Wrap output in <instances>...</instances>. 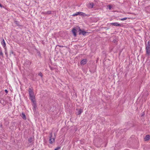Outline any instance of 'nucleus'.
Here are the masks:
<instances>
[{"mask_svg": "<svg viewBox=\"0 0 150 150\" xmlns=\"http://www.w3.org/2000/svg\"><path fill=\"white\" fill-rule=\"evenodd\" d=\"M76 32H78L79 35H82L84 36L89 34L88 32L85 31L83 30H81L79 27L77 26L73 28L72 30V32L73 33L74 37L76 36Z\"/></svg>", "mask_w": 150, "mask_h": 150, "instance_id": "nucleus-1", "label": "nucleus"}, {"mask_svg": "<svg viewBox=\"0 0 150 150\" xmlns=\"http://www.w3.org/2000/svg\"><path fill=\"white\" fill-rule=\"evenodd\" d=\"M146 53L148 54H150V43L149 41L148 42L147 44L146 47Z\"/></svg>", "mask_w": 150, "mask_h": 150, "instance_id": "nucleus-2", "label": "nucleus"}, {"mask_svg": "<svg viewBox=\"0 0 150 150\" xmlns=\"http://www.w3.org/2000/svg\"><path fill=\"white\" fill-rule=\"evenodd\" d=\"M50 139L49 140V142L50 144H52L55 141V139L54 138H52V133H51L50 134Z\"/></svg>", "mask_w": 150, "mask_h": 150, "instance_id": "nucleus-3", "label": "nucleus"}, {"mask_svg": "<svg viewBox=\"0 0 150 150\" xmlns=\"http://www.w3.org/2000/svg\"><path fill=\"white\" fill-rule=\"evenodd\" d=\"M111 25H112L115 26H121V25L118 23H110Z\"/></svg>", "mask_w": 150, "mask_h": 150, "instance_id": "nucleus-4", "label": "nucleus"}, {"mask_svg": "<svg viewBox=\"0 0 150 150\" xmlns=\"http://www.w3.org/2000/svg\"><path fill=\"white\" fill-rule=\"evenodd\" d=\"M87 62V61L86 59H84L81 61V65H84Z\"/></svg>", "mask_w": 150, "mask_h": 150, "instance_id": "nucleus-5", "label": "nucleus"}, {"mask_svg": "<svg viewBox=\"0 0 150 150\" xmlns=\"http://www.w3.org/2000/svg\"><path fill=\"white\" fill-rule=\"evenodd\" d=\"M29 93L30 96H34L33 91L31 88L29 89Z\"/></svg>", "mask_w": 150, "mask_h": 150, "instance_id": "nucleus-6", "label": "nucleus"}, {"mask_svg": "<svg viewBox=\"0 0 150 150\" xmlns=\"http://www.w3.org/2000/svg\"><path fill=\"white\" fill-rule=\"evenodd\" d=\"M30 99L32 102H34L35 101V97L34 96H30Z\"/></svg>", "mask_w": 150, "mask_h": 150, "instance_id": "nucleus-7", "label": "nucleus"}, {"mask_svg": "<svg viewBox=\"0 0 150 150\" xmlns=\"http://www.w3.org/2000/svg\"><path fill=\"white\" fill-rule=\"evenodd\" d=\"M88 6L89 8H92L93 6V3H91L88 4Z\"/></svg>", "mask_w": 150, "mask_h": 150, "instance_id": "nucleus-8", "label": "nucleus"}, {"mask_svg": "<svg viewBox=\"0 0 150 150\" xmlns=\"http://www.w3.org/2000/svg\"><path fill=\"white\" fill-rule=\"evenodd\" d=\"M150 139V136L149 135H146L145 138H144V139L145 141L148 140Z\"/></svg>", "mask_w": 150, "mask_h": 150, "instance_id": "nucleus-9", "label": "nucleus"}, {"mask_svg": "<svg viewBox=\"0 0 150 150\" xmlns=\"http://www.w3.org/2000/svg\"><path fill=\"white\" fill-rule=\"evenodd\" d=\"M1 45L3 46L4 47L6 46V44L4 40L3 39L2 40L1 42Z\"/></svg>", "mask_w": 150, "mask_h": 150, "instance_id": "nucleus-10", "label": "nucleus"}, {"mask_svg": "<svg viewBox=\"0 0 150 150\" xmlns=\"http://www.w3.org/2000/svg\"><path fill=\"white\" fill-rule=\"evenodd\" d=\"M51 11H48L47 12H43V13L45 15L49 14H51Z\"/></svg>", "mask_w": 150, "mask_h": 150, "instance_id": "nucleus-11", "label": "nucleus"}, {"mask_svg": "<svg viewBox=\"0 0 150 150\" xmlns=\"http://www.w3.org/2000/svg\"><path fill=\"white\" fill-rule=\"evenodd\" d=\"M32 105H33V107L35 109L37 107L35 101H34V102H33Z\"/></svg>", "mask_w": 150, "mask_h": 150, "instance_id": "nucleus-12", "label": "nucleus"}, {"mask_svg": "<svg viewBox=\"0 0 150 150\" xmlns=\"http://www.w3.org/2000/svg\"><path fill=\"white\" fill-rule=\"evenodd\" d=\"M83 112V110L81 109L79 110L77 112V114L79 115L80 114Z\"/></svg>", "mask_w": 150, "mask_h": 150, "instance_id": "nucleus-13", "label": "nucleus"}, {"mask_svg": "<svg viewBox=\"0 0 150 150\" xmlns=\"http://www.w3.org/2000/svg\"><path fill=\"white\" fill-rule=\"evenodd\" d=\"M22 117L24 119H26V116L25 115L24 113H22L21 115Z\"/></svg>", "mask_w": 150, "mask_h": 150, "instance_id": "nucleus-14", "label": "nucleus"}, {"mask_svg": "<svg viewBox=\"0 0 150 150\" xmlns=\"http://www.w3.org/2000/svg\"><path fill=\"white\" fill-rule=\"evenodd\" d=\"M81 13V12H77L76 13L73 14V16H77L78 15H80V14Z\"/></svg>", "mask_w": 150, "mask_h": 150, "instance_id": "nucleus-15", "label": "nucleus"}, {"mask_svg": "<svg viewBox=\"0 0 150 150\" xmlns=\"http://www.w3.org/2000/svg\"><path fill=\"white\" fill-rule=\"evenodd\" d=\"M127 19V18L125 17V18H121L120 20L121 21H124V20H126Z\"/></svg>", "mask_w": 150, "mask_h": 150, "instance_id": "nucleus-16", "label": "nucleus"}, {"mask_svg": "<svg viewBox=\"0 0 150 150\" xmlns=\"http://www.w3.org/2000/svg\"><path fill=\"white\" fill-rule=\"evenodd\" d=\"M61 148L60 147H58L57 148L55 149L54 150H59Z\"/></svg>", "mask_w": 150, "mask_h": 150, "instance_id": "nucleus-17", "label": "nucleus"}, {"mask_svg": "<svg viewBox=\"0 0 150 150\" xmlns=\"http://www.w3.org/2000/svg\"><path fill=\"white\" fill-rule=\"evenodd\" d=\"M38 75L40 76L41 77H42V74L40 72L38 74Z\"/></svg>", "mask_w": 150, "mask_h": 150, "instance_id": "nucleus-18", "label": "nucleus"}, {"mask_svg": "<svg viewBox=\"0 0 150 150\" xmlns=\"http://www.w3.org/2000/svg\"><path fill=\"white\" fill-rule=\"evenodd\" d=\"M85 14L84 13L81 12V13H80V15H81V16H84L85 15Z\"/></svg>", "mask_w": 150, "mask_h": 150, "instance_id": "nucleus-19", "label": "nucleus"}, {"mask_svg": "<svg viewBox=\"0 0 150 150\" xmlns=\"http://www.w3.org/2000/svg\"><path fill=\"white\" fill-rule=\"evenodd\" d=\"M15 23L16 24H17L18 25H19V24L18 23V22H17V21H15Z\"/></svg>", "mask_w": 150, "mask_h": 150, "instance_id": "nucleus-20", "label": "nucleus"}, {"mask_svg": "<svg viewBox=\"0 0 150 150\" xmlns=\"http://www.w3.org/2000/svg\"><path fill=\"white\" fill-rule=\"evenodd\" d=\"M108 8L110 10V9H111L112 8V7L110 5H109L108 6Z\"/></svg>", "mask_w": 150, "mask_h": 150, "instance_id": "nucleus-21", "label": "nucleus"}, {"mask_svg": "<svg viewBox=\"0 0 150 150\" xmlns=\"http://www.w3.org/2000/svg\"><path fill=\"white\" fill-rule=\"evenodd\" d=\"M112 42L114 43H115L116 42H117V40L115 39L113 40Z\"/></svg>", "mask_w": 150, "mask_h": 150, "instance_id": "nucleus-22", "label": "nucleus"}, {"mask_svg": "<svg viewBox=\"0 0 150 150\" xmlns=\"http://www.w3.org/2000/svg\"><path fill=\"white\" fill-rule=\"evenodd\" d=\"M3 54L2 52H0V55H2Z\"/></svg>", "mask_w": 150, "mask_h": 150, "instance_id": "nucleus-23", "label": "nucleus"}, {"mask_svg": "<svg viewBox=\"0 0 150 150\" xmlns=\"http://www.w3.org/2000/svg\"><path fill=\"white\" fill-rule=\"evenodd\" d=\"M5 92L6 93H8V91L7 90H5Z\"/></svg>", "mask_w": 150, "mask_h": 150, "instance_id": "nucleus-24", "label": "nucleus"}, {"mask_svg": "<svg viewBox=\"0 0 150 150\" xmlns=\"http://www.w3.org/2000/svg\"><path fill=\"white\" fill-rule=\"evenodd\" d=\"M0 7H2V5L0 4Z\"/></svg>", "mask_w": 150, "mask_h": 150, "instance_id": "nucleus-25", "label": "nucleus"}]
</instances>
